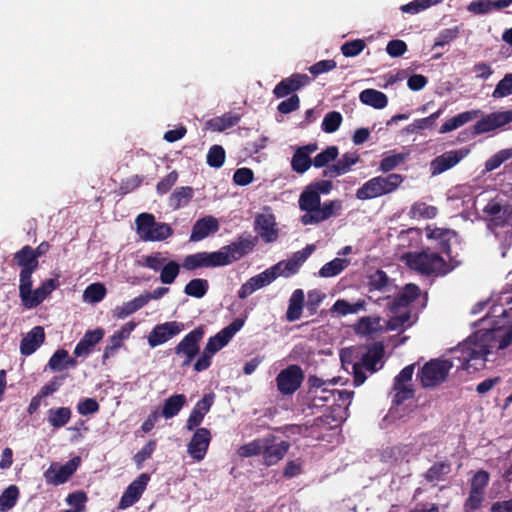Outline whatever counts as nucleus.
<instances>
[{"label":"nucleus","mask_w":512,"mask_h":512,"mask_svg":"<svg viewBox=\"0 0 512 512\" xmlns=\"http://www.w3.org/2000/svg\"><path fill=\"white\" fill-rule=\"evenodd\" d=\"M338 156V148L336 146H329L324 151L320 152L313 160V165L316 168L326 166L329 162L334 161Z\"/></svg>","instance_id":"60"},{"label":"nucleus","mask_w":512,"mask_h":512,"mask_svg":"<svg viewBox=\"0 0 512 512\" xmlns=\"http://www.w3.org/2000/svg\"><path fill=\"white\" fill-rule=\"evenodd\" d=\"M402 260L410 269L423 275H444L453 269L442 256L432 251L406 253Z\"/></svg>","instance_id":"4"},{"label":"nucleus","mask_w":512,"mask_h":512,"mask_svg":"<svg viewBox=\"0 0 512 512\" xmlns=\"http://www.w3.org/2000/svg\"><path fill=\"white\" fill-rule=\"evenodd\" d=\"M103 336L104 330L101 328L87 331L74 349L75 356L85 357L89 355L95 345L102 340Z\"/></svg>","instance_id":"32"},{"label":"nucleus","mask_w":512,"mask_h":512,"mask_svg":"<svg viewBox=\"0 0 512 512\" xmlns=\"http://www.w3.org/2000/svg\"><path fill=\"white\" fill-rule=\"evenodd\" d=\"M68 352L64 349L57 350L50 358L48 367L52 371H62L67 368Z\"/></svg>","instance_id":"61"},{"label":"nucleus","mask_w":512,"mask_h":512,"mask_svg":"<svg viewBox=\"0 0 512 512\" xmlns=\"http://www.w3.org/2000/svg\"><path fill=\"white\" fill-rule=\"evenodd\" d=\"M262 447V439H257L240 446L237 450V454L243 458L256 456L261 454Z\"/></svg>","instance_id":"64"},{"label":"nucleus","mask_w":512,"mask_h":512,"mask_svg":"<svg viewBox=\"0 0 512 512\" xmlns=\"http://www.w3.org/2000/svg\"><path fill=\"white\" fill-rule=\"evenodd\" d=\"M365 308L366 302L364 300H358L355 303H349L344 299H339L333 304L331 311L337 313L338 315L346 316L348 314H356L360 311H364Z\"/></svg>","instance_id":"45"},{"label":"nucleus","mask_w":512,"mask_h":512,"mask_svg":"<svg viewBox=\"0 0 512 512\" xmlns=\"http://www.w3.org/2000/svg\"><path fill=\"white\" fill-rule=\"evenodd\" d=\"M299 208L305 213L301 216L304 225L321 223L342 209L341 200H329L321 204L320 196L307 186L299 197Z\"/></svg>","instance_id":"3"},{"label":"nucleus","mask_w":512,"mask_h":512,"mask_svg":"<svg viewBox=\"0 0 512 512\" xmlns=\"http://www.w3.org/2000/svg\"><path fill=\"white\" fill-rule=\"evenodd\" d=\"M80 463L81 458L78 456L72 458L63 465L54 462L45 471L44 478L48 484L55 486L61 485L69 480V478L78 469Z\"/></svg>","instance_id":"12"},{"label":"nucleus","mask_w":512,"mask_h":512,"mask_svg":"<svg viewBox=\"0 0 512 512\" xmlns=\"http://www.w3.org/2000/svg\"><path fill=\"white\" fill-rule=\"evenodd\" d=\"M170 260L171 259L167 258L163 253L154 252L152 254L142 256L140 264L155 272H160Z\"/></svg>","instance_id":"48"},{"label":"nucleus","mask_w":512,"mask_h":512,"mask_svg":"<svg viewBox=\"0 0 512 512\" xmlns=\"http://www.w3.org/2000/svg\"><path fill=\"white\" fill-rule=\"evenodd\" d=\"M145 305V299H143L142 295H140L130 301H127L121 305L116 306L112 310V315L117 319H124L129 315L135 313L136 311L140 310Z\"/></svg>","instance_id":"38"},{"label":"nucleus","mask_w":512,"mask_h":512,"mask_svg":"<svg viewBox=\"0 0 512 512\" xmlns=\"http://www.w3.org/2000/svg\"><path fill=\"white\" fill-rule=\"evenodd\" d=\"M59 286L57 279H47L36 288L29 290L20 299L23 306L27 309H32L41 304L48 295H50Z\"/></svg>","instance_id":"18"},{"label":"nucleus","mask_w":512,"mask_h":512,"mask_svg":"<svg viewBox=\"0 0 512 512\" xmlns=\"http://www.w3.org/2000/svg\"><path fill=\"white\" fill-rule=\"evenodd\" d=\"M382 365V351L378 348H372L367 351L361 358V368L374 373Z\"/></svg>","instance_id":"49"},{"label":"nucleus","mask_w":512,"mask_h":512,"mask_svg":"<svg viewBox=\"0 0 512 512\" xmlns=\"http://www.w3.org/2000/svg\"><path fill=\"white\" fill-rule=\"evenodd\" d=\"M243 321L237 319L222 329L215 336L210 337L200 357L194 363V370L197 372L208 369L213 356L228 344L231 338L242 328Z\"/></svg>","instance_id":"6"},{"label":"nucleus","mask_w":512,"mask_h":512,"mask_svg":"<svg viewBox=\"0 0 512 512\" xmlns=\"http://www.w3.org/2000/svg\"><path fill=\"white\" fill-rule=\"evenodd\" d=\"M19 494V489L16 485L7 487L0 495V512H7L12 509L19 498Z\"/></svg>","instance_id":"52"},{"label":"nucleus","mask_w":512,"mask_h":512,"mask_svg":"<svg viewBox=\"0 0 512 512\" xmlns=\"http://www.w3.org/2000/svg\"><path fill=\"white\" fill-rule=\"evenodd\" d=\"M314 250L313 246H307L305 249L295 252L288 260L280 261L269 269L273 272L274 278L279 276L288 277L295 274L300 266L307 260Z\"/></svg>","instance_id":"13"},{"label":"nucleus","mask_w":512,"mask_h":512,"mask_svg":"<svg viewBox=\"0 0 512 512\" xmlns=\"http://www.w3.org/2000/svg\"><path fill=\"white\" fill-rule=\"evenodd\" d=\"M468 154L467 149L451 150L437 156L432 160L430 169L433 175L441 174L454 166H456L461 160H463Z\"/></svg>","instance_id":"21"},{"label":"nucleus","mask_w":512,"mask_h":512,"mask_svg":"<svg viewBox=\"0 0 512 512\" xmlns=\"http://www.w3.org/2000/svg\"><path fill=\"white\" fill-rule=\"evenodd\" d=\"M225 150L220 145H213L207 153V164L210 167L220 168L225 162Z\"/></svg>","instance_id":"58"},{"label":"nucleus","mask_w":512,"mask_h":512,"mask_svg":"<svg viewBox=\"0 0 512 512\" xmlns=\"http://www.w3.org/2000/svg\"><path fill=\"white\" fill-rule=\"evenodd\" d=\"M403 181V176L396 173L373 177L357 189L356 197L359 200H370L391 194L399 188Z\"/></svg>","instance_id":"8"},{"label":"nucleus","mask_w":512,"mask_h":512,"mask_svg":"<svg viewBox=\"0 0 512 512\" xmlns=\"http://www.w3.org/2000/svg\"><path fill=\"white\" fill-rule=\"evenodd\" d=\"M44 340V329L41 326H35L21 340V354L24 356H29L33 354L42 345Z\"/></svg>","instance_id":"31"},{"label":"nucleus","mask_w":512,"mask_h":512,"mask_svg":"<svg viewBox=\"0 0 512 512\" xmlns=\"http://www.w3.org/2000/svg\"><path fill=\"white\" fill-rule=\"evenodd\" d=\"M508 305L507 309L502 305H492L487 315L480 319L481 328L473 336L481 338L477 341L483 344V348H489L488 346L493 343H500L499 340L504 339L506 333H508L509 341L502 349L512 342V299Z\"/></svg>","instance_id":"2"},{"label":"nucleus","mask_w":512,"mask_h":512,"mask_svg":"<svg viewBox=\"0 0 512 512\" xmlns=\"http://www.w3.org/2000/svg\"><path fill=\"white\" fill-rule=\"evenodd\" d=\"M383 325L379 317L366 316L362 317L354 326V331L359 335H370L375 332L381 331Z\"/></svg>","instance_id":"43"},{"label":"nucleus","mask_w":512,"mask_h":512,"mask_svg":"<svg viewBox=\"0 0 512 512\" xmlns=\"http://www.w3.org/2000/svg\"><path fill=\"white\" fill-rule=\"evenodd\" d=\"M427 237L431 239H436L440 241L441 249L448 256L450 254V242L453 239H456V234L454 231L443 228H430L426 229Z\"/></svg>","instance_id":"36"},{"label":"nucleus","mask_w":512,"mask_h":512,"mask_svg":"<svg viewBox=\"0 0 512 512\" xmlns=\"http://www.w3.org/2000/svg\"><path fill=\"white\" fill-rule=\"evenodd\" d=\"M275 280L273 272L268 268L262 273L251 277L239 289L238 297L245 299L255 291L269 285Z\"/></svg>","instance_id":"25"},{"label":"nucleus","mask_w":512,"mask_h":512,"mask_svg":"<svg viewBox=\"0 0 512 512\" xmlns=\"http://www.w3.org/2000/svg\"><path fill=\"white\" fill-rule=\"evenodd\" d=\"M444 108H439L436 112L432 113L428 117L417 119L406 127L408 133H415L424 129H433L436 120L443 114Z\"/></svg>","instance_id":"46"},{"label":"nucleus","mask_w":512,"mask_h":512,"mask_svg":"<svg viewBox=\"0 0 512 512\" xmlns=\"http://www.w3.org/2000/svg\"><path fill=\"white\" fill-rule=\"evenodd\" d=\"M239 119V116L236 114L226 113L220 117L208 120L205 126L211 131L222 132L236 125L239 122Z\"/></svg>","instance_id":"42"},{"label":"nucleus","mask_w":512,"mask_h":512,"mask_svg":"<svg viewBox=\"0 0 512 512\" xmlns=\"http://www.w3.org/2000/svg\"><path fill=\"white\" fill-rule=\"evenodd\" d=\"M498 344H490V348H483L477 337L471 335L457 347L450 349L441 358L432 359L426 363L420 373L423 387H434L446 380L452 367L461 368L468 372L477 371L485 366L489 355L501 350L509 341L508 333ZM478 339H480L478 337Z\"/></svg>","instance_id":"1"},{"label":"nucleus","mask_w":512,"mask_h":512,"mask_svg":"<svg viewBox=\"0 0 512 512\" xmlns=\"http://www.w3.org/2000/svg\"><path fill=\"white\" fill-rule=\"evenodd\" d=\"M488 227L496 236L512 237V205L501 204L497 200L490 201L483 209Z\"/></svg>","instance_id":"9"},{"label":"nucleus","mask_w":512,"mask_h":512,"mask_svg":"<svg viewBox=\"0 0 512 512\" xmlns=\"http://www.w3.org/2000/svg\"><path fill=\"white\" fill-rule=\"evenodd\" d=\"M72 411L69 407L51 408L47 411V421L54 429L65 426L71 419Z\"/></svg>","instance_id":"37"},{"label":"nucleus","mask_w":512,"mask_h":512,"mask_svg":"<svg viewBox=\"0 0 512 512\" xmlns=\"http://www.w3.org/2000/svg\"><path fill=\"white\" fill-rule=\"evenodd\" d=\"M359 99L363 104L375 109H382L386 107L388 103L387 96L375 89L363 90L359 95Z\"/></svg>","instance_id":"39"},{"label":"nucleus","mask_w":512,"mask_h":512,"mask_svg":"<svg viewBox=\"0 0 512 512\" xmlns=\"http://www.w3.org/2000/svg\"><path fill=\"white\" fill-rule=\"evenodd\" d=\"M106 288L102 283H93L86 287L83 293V300L86 303H98L104 299Z\"/></svg>","instance_id":"54"},{"label":"nucleus","mask_w":512,"mask_h":512,"mask_svg":"<svg viewBox=\"0 0 512 512\" xmlns=\"http://www.w3.org/2000/svg\"><path fill=\"white\" fill-rule=\"evenodd\" d=\"M358 161L359 155L357 153L347 152L335 164L328 166L324 170L323 175L331 178L341 176L348 173Z\"/></svg>","instance_id":"30"},{"label":"nucleus","mask_w":512,"mask_h":512,"mask_svg":"<svg viewBox=\"0 0 512 512\" xmlns=\"http://www.w3.org/2000/svg\"><path fill=\"white\" fill-rule=\"evenodd\" d=\"M208 287L209 284L206 279L195 278L186 284L184 292L188 296L202 298L206 295Z\"/></svg>","instance_id":"53"},{"label":"nucleus","mask_w":512,"mask_h":512,"mask_svg":"<svg viewBox=\"0 0 512 512\" xmlns=\"http://www.w3.org/2000/svg\"><path fill=\"white\" fill-rule=\"evenodd\" d=\"M211 441V433L207 428H198L187 445V453L195 461H202L208 451Z\"/></svg>","instance_id":"19"},{"label":"nucleus","mask_w":512,"mask_h":512,"mask_svg":"<svg viewBox=\"0 0 512 512\" xmlns=\"http://www.w3.org/2000/svg\"><path fill=\"white\" fill-rule=\"evenodd\" d=\"M159 273V279L162 284H173L180 273V265L176 261L170 260Z\"/></svg>","instance_id":"55"},{"label":"nucleus","mask_w":512,"mask_h":512,"mask_svg":"<svg viewBox=\"0 0 512 512\" xmlns=\"http://www.w3.org/2000/svg\"><path fill=\"white\" fill-rule=\"evenodd\" d=\"M316 150V144H308L297 148L291 160V167L293 171L299 174L305 173L313 164L310 155Z\"/></svg>","instance_id":"29"},{"label":"nucleus","mask_w":512,"mask_h":512,"mask_svg":"<svg viewBox=\"0 0 512 512\" xmlns=\"http://www.w3.org/2000/svg\"><path fill=\"white\" fill-rule=\"evenodd\" d=\"M512 158V148L502 149L498 151L496 154L491 156L485 163V170L487 172H491L498 167H500L501 164L508 161Z\"/></svg>","instance_id":"57"},{"label":"nucleus","mask_w":512,"mask_h":512,"mask_svg":"<svg viewBox=\"0 0 512 512\" xmlns=\"http://www.w3.org/2000/svg\"><path fill=\"white\" fill-rule=\"evenodd\" d=\"M415 365H408L401 370V372L394 379V402L401 404L402 402L410 399L414 395L412 384V377L414 374Z\"/></svg>","instance_id":"15"},{"label":"nucleus","mask_w":512,"mask_h":512,"mask_svg":"<svg viewBox=\"0 0 512 512\" xmlns=\"http://www.w3.org/2000/svg\"><path fill=\"white\" fill-rule=\"evenodd\" d=\"M370 290L389 291L392 286L391 280L382 270H376L368 276Z\"/></svg>","instance_id":"51"},{"label":"nucleus","mask_w":512,"mask_h":512,"mask_svg":"<svg viewBox=\"0 0 512 512\" xmlns=\"http://www.w3.org/2000/svg\"><path fill=\"white\" fill-rule=\"evenodd\" d=\"M437 208L432 205H428L425 202H415L409 211V216L413 219H432L437 215Z\"/></svg>","instance_id":"50"},{"label":"nucleus","mask_w":512,"mask_h":512,"mask_svg":"<svg viewBox=\"0 0 512 512\" xmlns=\"http://www.w3.org/2000/svg\"><path fill=\"white\" fill-rule=\"evenodd\" d=\"M255 229L265 242H273L278 237L275 217L270 212L261 213L256 217Z\"/></svg>","instance_id":"24"},{"label":"nucleus","mask_w":512,"mask_h":512,"mask_svg":"<svg viewBox=\"0 0 512 512\" xmlns=\"http://www.w3.org/2000/svg\"><path fill=\"white\" fill-rule=\"evenodd\" d=\"M304 303V292L301 289H296L289 300V306L286 312V318L288 321L293 322L300 319L302 315Z\"/></svg>","instance_id":"40"},{"label":"nucleus","mask_w":512,"mask_h":512,"mask_svg":"<svg viewBox=\"0 0 512 512\" xmlns=\"http://www.w3.org/2000/svg\"><path fill=\"white\" fill-rule=\"evenodd\" d=\"M251 249V241L239 240L215 252H201L203 267H219L231 264L242 258Z\"/></svg>","instance_id":"7"},{"label":"nucleus","mask_w":512,"mask_h":512,"mask_svg":"<svg viewBox=\"0 0 512 512\" xmlns=\"http://www.w3.org/2000/svg\"><path fill=\"white\" fill-rule=\"evenodd\" d=\"M220 228V223L214 216L208 215L198 219L191 231L190 241L198 242L201 241L211 234L216 233Z\"/></svg>","instance_id":"23"},{"label":"nucleus","mask_w":512,"mask_h":512,"mask_svg":"<svg viewBox=\"0 0 512 512\" xmlns=\"http://www.w3.org/2000/svg\"><path fill=\"white\" fill-rule=\"evenodd\" d=\"M194 196V189L189 186L176 188L169 197V206L174 209H180L189 204Z\"/></svg>","instance_id":"35"},{"label":"nucleus","mask_w":512,"mask_h":512,"mask_svg":"<svg viewBox=\"0 0 512 512\" xmlns=\"http://www.w3.org/2000/svg\"><path fill=\"white\" fill-rule=\"evenodd\" d=\"M186 404V397L183 394H175L167 398L163 404L161 415L165 419L176 416Z\"/></svg>","instance_id":"41"},{"label":"nucleus","mask_w":512,"mask_h":512,"mask_svg":"<svg viewBox=\"0 0 512 512\" xmlns=\"http://www.w3.org/2000/svg\"><path fill=\"white\" fill-rule=\"evenodd\" d=\"M135 223L140 239L146 242L163 241L173 233L168 224L156 222L155 217L149 213L140 214Z\"/></svg>","instance_id":"10"},{"label":"nucleus","mask_w":512,"mask_h":512,"mask_svg":"<svg viewBox=\"0 0 512 512\" xmlns=\"http://www.w3.org/2000/svg\"><path fill=\"white\" fill-rule=\"evenodd\" d=\"M479 110H470L457 114L446 120L440 127L439 133L445 134L454 131L478 117Z\"/></svg>","instance_id":"34"},{"label":"nucleus","mask_w":512,"mask_h":512,"mask_svg":"<svg viewBox=\"0 0 512 512\" xmlns=\"http://www.w3.org/2000/svg\"><path fill=\"white\" fill-rule=\"evenodd\" d=\"M512 122V110L498 111L484 116L474 125L477 134L493 131Z\"/></svg>","instance_id":"20"},{"label":"nucleus","mask_w":512,"mask_h":512,"mask_svg":"<svg viewBox=\"0 0 512 512\" xmlns=\"http://www.w3.org/2000/svg\"><path fill=\"white\" fill-rule=\"evenodd\" d=\"M135 327V322H127L110 337L109 344L106 346L103 353L104 361L115 354V352L122 346L123 342L130 337Z\"/></svg>","instance_id":"27"},{"label":"nucleus","mask_w":512,"mask_h":512,"mask_svg":"<svg viewBox=\"0 0 512 512\" xmlns=\"http://www.w3.org/2000/svg\"><path fill=\"white\" fill-rule=\"evenodd\" d=\"M308 83L309 77L306 74H293L279 82L275 86L273 93L277 98H282L291 92L299 90Z\"/></svg>","instance_id":"28"},{"label":"nucleus","mask_w":512,"mask_h":512,"mask_svg":"<svg viewBox=\"0 0 512 512\" xmlns=\"http://www.w3.org/2000/svg\"><path fill=\"white\" fill-rule=\"evenodd\" d=\"M349 263V260L337 257L324 264L319 270V275L323 278L337 276L349 265Z\"/></svg>","instance_id":"47"},{"label":"nucleus","mask_w":512,"mask_h":512,"mask_svg":"<svg viewBox=\"0 0 512 512\" xmlns=\"http://www.w3.org/2000/svg\"><path fill=\"white\" fill-rule=\"evenodd\" d=\"M419 288L414 284H407L403 291L392 301H389L391 317L386 322L387 330H398L412 324L407 306L419 295Z\"/></svg>","instance_id":"5"},{"label":"nucleus","mask_w":512,"mask_h":512,"mask_svg":"<svg viewBox=\"0 0 512 512\" xmlns=\"http://www.w3.org/2000/svg\"><path fill=\"white\" fill-rule=\"evenodd\" d=\"M184 324L170 321L156 325L148 335V344L154 348L162 345L184 330Z\"/></svg>","instance_id":"16"},{"label":"nucleus","mask_w":512,"mask_h":512,"mask_svg":"<svg viewBox=\"0 0 512 512\" xmlns=\"http://www.w3.org/2000/svg\"><path fill=\"white\" fill-rule=\"evenodd\" d=\"M304 375L298 365H290L276 377L277 389L283 395H291L300 387Z\"/></svg>","instance_id":"14"},{"label":"nucleus","mask_w":512,"mask_h":512,"mask_svg":"<svg viewBox=\"0 0 512 512\" xmlns=\"http://www.w3.org/2000/svg\"><path fill=\"white\" fill-rule=\"evenodd\" d=\"M512 94V73L506 74L492 93L494 98H504Z\"/></svg>","instance_id":"62"},{"label":"nucleus","mask_w":512,"mask_h":512,"mask_svg":"<svg viewBox=\"0 0 512 512\" xmlns=\"http://www.w3.org/2000/svg\"><path fill=\"white\" fill-rule=\"evenodd\" d=\"M358 356V350L354 347L342 349L340 352L342 365L344 367L346 365H351L354 374V383L355 385L360 386L364 383L366 376L361 371V362L354 361V358H357Z\"/></svg>","instance_id":"33"},{"label":"nucleus","mask_w":512,"mask_h":512,"mask_svg":"<svg viewBox=\"0 0 512 512\" xmlns=\"http://www.w3.org/2000/svg\"><path fill=\"white\" fill-rule=\"evenodd\" d=\"M214 402V394H206L199 400L192 409L187 421L186 428L189 431L198 427L204 419V416L209 412Z\"/></svg>","instance_id":"26"},{"label":"nucleus","mask_w":512,"mask_h":512,"mask_svg":"<svg viewBox=\"0 0 512 512\" xmlns=\"http://www.w3.org/2000/svg\"><path fill=\"white\" fill-rule=\"evenodd\" d=\"M87 502V496L82 491L71 493L66 498V503L73 507V512H85V504Z\"/></svg>","instance_id":"63"},{"label":"nucleus","mask_w":512,"mask_h":512,"mask_svg":"<svg viewBox=\"0 0 512 512\" xmlns=\"http://www.w3.org/2000/svg\"><path fill=\"white\" fill-rule=\"evenodd\" d=\"M262 456L267 466H271L279 462L287 453L289 443L283 440H277L275 437L262 438Z\"/></svg>","instance_id":"17"},{"label":"nucleus","mask_w":512,"mask_h":512,"mask_svg":"<svg viewBox=\"0 0 512 512\" xmlns=\"http://www.w3.org/2000/svg\"><path fill=\"white\" fill-rule=\"evenodd\" d=\"M406 157L407 154L405 153H387L380 162L379 170L384 173L389 172L403 163Z\"/></svg>","instance_id":"56"},{"label":"nucleus","mask_w":512,"mask_h":512,"mask_svg":"<svg viewBox=\"0 0 512 512\" xmlns=\"http://www.w3.org/2000/svg\"><path fill=\"white\" fill-rule=\"evenodd\" d=\"M203 326H199L189 332L175 347V354L183 359L182 366H188L199 354L200 342L204 337Z\"/></svg>","instance_id":"11"},{"label":"nucleus","mask_w":512,"mask_h":512,"mask_svg":"<svg viewBox=\"0 0 512 512\" xmlns=\"http://www.w3.org/2000/svg\"><path fill=\"white\" fill-rule=\"evenodd\" d=\"M150 480V476L146 473L140 474L125 490L123 493L119 508L126 509L136 503L143 492L146 489V486Z\"/></svg>","instance_id":"22"},{"label":"nucleus","mask_w":512,"mask_h":512,"mask_svg":"<svg viewBox=\"0 0 512 512\" xmlns=\"http://www.w3.org/2000/svg\"><path fill=\"white\" fill-rule=\"evenodd\" d=\"M14 259L21 267V270L30 269V271H35L38 267V260L35 258V253L30 246H24L15 253Z\"/></svg>","instance_id":"44"},{"label":"nucleus","mask_w":512,"mask_h":512,"mask_svg":"<svg viewBox=\"0 0 512 512\" xmlns=\"http://www.w3.org/2000/svg\"><path fill=\"white\" fill-rule=\"evenodd\" d=\"M342 115L337 111L329 112L322 121V130L326 133H334L342 123Z\"/></svg>","instance_id":"59"}]
</instances>
